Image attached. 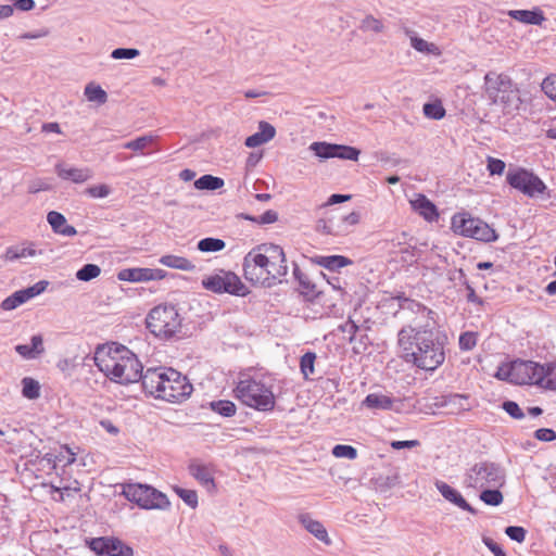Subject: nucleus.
Returning <instances> with one entry per match:
<instances>
[{"instance_id": "nucleus-19", "label": "nucleus", "mask_w": 556, "mask_h": 556, "mask_svg": "<svg viewBox=\"0 0 556 556\" xmlns=\"http://www.w3.org/2000/svg\"><path fill=\"white\" fill-rule=\"evenodd\" d=\"M298 520L305 528V530L313 534L317 540L327 545L331 544L328 532L320 521L313 519L312 516L307 513L300 514L298 516Z\"/></svg>"}, {"instance_id": "nucleus-50", "label": "nucleus", "mask_w": 556, "mask_h": 556, "mask_svg": "<svg viewBox=\"0 0 556 556\" xmlns=\"http://www.w3.org/2000/svg\"><path fill=\"white\" fill-rule=\"evenodd\" d=\"M338 330L342 333H346L349 342L354 343L356 340V333L359 332V326L351 317H349L344 324L338 327Z\"/></svg>"}, {"instance_id": "nucleus-28", "label": "nucleus", "mask_w": 556, "mask_h": 556, "mask_svg": "<svg viewBox=\"0 0 556 556\" xmlns=\"http://www.w3.org/2000/svg\"><path fill=\"white\" fill-rule=\"evenodd\" d=\"M393 399L379 393H370L363 401V405L370 409L388 410L393 406Z\"/></svg>"}, {"instance_id": "nucleus-14", "label": "nucleus", "mask_w": 556, "mask_h": 556, "mask_svg": "<svg viewBox=\"0 0 556 556\" xmlns=\"http://www.w3.org/2000/svg\"><path fill=\"white\" fill-rule=\"evenodd\" d=\"M400 311L407 314V318H410L412 323L416 326H424V324L432 321L435 325V312L428 308L416 300H404V304H400Z\"/></svg>"}, {"instance_id": "nucleus-18", "label": "nucleus", "mask_w": 556, "mask_h": 556, "mask_svg": "<svg viewBox=\"0 0 556 556\" xmlns=\"http://www.w3.org/2000/svg\"><path fill=\"white\" fill-rule=\"evenodd\" d=\"M434 485L446 501L456 505L463 510H466L472 515H477V509H475L470 504H468L467 501L456 489L452 488L446 482L441 480H437Z\"/></svg>"}, {"instance_id": "nucleus-24", "label": "nucleus", "mask_w": 556, "mask_h": 556, "mask_svg": "<svg viewBox=\"0 0 556 556\" xmlns=\"http://www.w3.org/2000/svg\"><path fill=\"white\" fill-rule=\"evenodd\" d=\"M497 103L503 104L504 110L507 113H511L520 109L522 100L520 98V91L514 83L510 85V88L505 90V93L500 94Z\"/></svg>"}, {"instance_id": "nucleus-21", "label": "nucleus", "mask_w": 556, "mask_h": 556, "mask_svg": "<svg viewBox=\"0 0 556 556\" xmlns=\"http://www.w3.org/2000/svg\"><path fill=\"white\" fill-rule=\"evenodd\" d=\"M55 172L60 178L75 184L85 182L92 177L89 168L67 167L62 163L56 164Z\"/></svg>"}, {"instance_id": "nucleus-27", "label": "nucleus", "mask_w": 556, "mask_h": 556, "mask_svg": "<svg viewBox=\"0 0 556 556\" xmlns=\"http://www.w3.org/2000/svg\"><path fill=\"white\" fill-rule=\"evenodd\" d=\"M160 264L175 269L193 271L195 269V265L184 256L166 254L161 256L159 260Z\"/></svg>"}, {"instance_id": "nucleus-15", "label": "nucleus", "mask_w": 556, "mask_h": 556, "mask_svg": "<svg viewBox=\"0 0 556 556\" xmlns=\"http://www.w3.org/2000/svg\"><path fill=\"white\" fill-rule=\"evenodd\" d=\"M293 276L299 283L298 291L306 302H314L324 294V290L309 277L303 273L298 264L293 263Z\"/></svg>"}, {"instance_id": "nucleus-7", "label": "nucleus", "mask_w": 556, "mask_h": 556, "mask_svg": "<svg viewBox=\"0 0 556 556\" xmlns=\"http://www.w3.org/2000/svg\"><path fill=\"white\" fill-rule=\"evenodd\" d=\"M452 230L463 237L472 238L483 242H494L498 235L485 222L473 217L467 212H459L453 215L451 220Z\"/></svg>"}, {"instance_id": "nucleus-58", "label": "nucleus", "mask_w": 556, "mask_h": 556, "mask_svg": "<svg viewBox=\"0 0 556 556\" xmlns=\"http://www.w3.org/2000/svg\"><path fill=\"white\" fill-rule=\"evenodd\" d=\"M85 193L94 199L105 198L111 193V188L104 184L96 185V186L88 187L85 190Z\"/></svg>"}, {"instance_id": "nucleus-13", "label": "nucleus", "mask_w": 556, "mask_h": 556, "mask_svg": "<svg viewBox=\"0 0 556 556\" xmlns=\"http://www.w3.org/2000/svg\"><path fill=\"white\" fill-rule=\"evenodd\" d=\"M513 383L535 384L542 379V365L533 361L516 359L511 362Z\"/></svg>"}, {"instance_id": "nucleus-48", "label": "nucleus", "mask_w": 556, "mask_h": 556, "mask_svg": "<svg viewBox=\"0 0 556 556\" xmlns=\"http://www.w3.org/2000/svg\"><path fill=\"white\" fill-rule=\"evenodd\" d=\"M174 491L189 507L195 508L198 506V494L194 490L175 486Z\"/></svg>"}, {"instance_id": "nucleus-5", "label": "nucleus", "mask_w": 556, "mask_h": 556, "mask_svg": "<svg viewBox=\"0 0 556 556\" xmlns=\"http://www.w3.org/2000/svg\"><path fill=\"white\" fill-rule=\"evenodd\" d=\"M235 392L244 405L254 409L269 412L275 407V395L271 389L260 380H240Z\"/></svg>"}, {"instance_id": "nucleus-59", "label": "nucleus", "mask_w": 556, "mask_h": 556, "mask_svg": "<svg viewBox=\"0 0 556 556\" xmlns=\"http://www.w3.org/2000/svg\"><path fill=\"white\" fill-rule=\"evenodd\" d=\"M526 529L519 526H508L505 529V534L513 541L521 543L526 539Z\"/></svg>"}, {"instance_id": "nucleus-46", "label": "nucleus", "mask_w": 556, "mask_h": 556, "mask_svg": "<svg viewBox=\"0 0 556 556\" xmlns=\"http://www.w3.org/2000/svg\"><path fill=\"white\" fill-rule=\"evenodd\" d=\"M458 275H459L460 282L465 286V288H466V290L468 292L467 293V301L469 303H473V304H478V305H483L484 304V300L479 298L476 294L475 289L472 288V286L467 280L466 274H465V271L462 268L458 269Z\"/></svg>"}, {"instance_id": "nucleus-44", "label": "nucleus", "mask_w": 556, "mask_h": 556, "mask_svg": "<svg viewBox=\"0 0 556 556\" xmlns=\"http://www.w3.org/2000/svg\"><path fill=\"white\" fill-rule=\"evenodd\" d=\"M359 29L363 31H372L379 34L383 31L384 25L380 20L369 14L362 20Z\"/></svg>"}, {"instance_id": "nucleus-36", "label": "nucleus", "mask_w": 556, "mask_h": 556, "mask_svg": "<svg viewBox=\"0 0 556 556\" xmlns=\"http://www.w3.org/2000/svg\"><path fill=\"white\" fill-rule=\"evenodd\" d=\"M208 406L214 413L223 417H232L237 412L235 403L228 400L212 401Z\"/></svg>"}, {"instance_id": "nucleus-8", "label": "nucleus", "mask_w": 556, "mask_h": 556, "mask_svg": "<svg viewBox=\"0 0 556 556\" xmlns=\"http://www.w3.org/2000/svg\"><path fill=\"white\" fill-rule=\"evenodd\" d=\"M504 482V469L489 460L476 463L467 470L465 478L466 485L473 489L497 488L502 486Z\"/></svg>"}, {"instance_id": "nucleus-31", "label": "nucleus", "mask_w": 556, "mask_h": 556, "mask_svg": "<svg viewBox=\"0 0 556 556\" xmlns=\"http://www.w3.org/2000/svg\"><path fill=\"white\" fill-rule=\"evenodd\" d=\"M190 473L207 489L214 488V478L212 471L205 465L192 464L189 466Z\"/></svg>"}, {"instance_id": "nucleus-26", "label": "nucleus", "mask_w": 556, "mask_h": 556, "mask_svg": "<svg viewBox=\"0 0 556 556\" xmlns=\"http://www.w3.org/2000/svg\"><path fill=\"white\" fill-rule=\"evenodd\" d=\"M313 261L317 265L331 271H336L342 267L353 264L351 258L343 255L316 256Z\"/></svg>"}, {"instance_id": "nucleus-56", "label": "nucleus", "mask_w": 556, "mask_h": 556, "mask_svg": "<svg viewBox=\"0 0 556 556\" xmlns=\"http://www.w3.org/2000/svg\"><path fill=\"white\" fill-rule=\"evenodd\" d=\"M48 287V281L40 280L36 282L34 286H30L28 288L22 289V292L24 293V296L26 301L39 295L42 293Z\"/></svg>"}, {"instance_id": "nucleus-23", "label": "nucleus", "mask_w": 556, "mask_h": 556, "mask_svg": "<svg viewBox=\"0 0 556 556\" xmlns=\"http://www.w3.org/2000/svg\"><path fill=\"white\" fill-rule=\"evenodd\" d=\"M410 204L419 215L427 222H434L439 218V212L433 202H431L425 194H418Z\"/></svg>"}, {"instance_id": "nucleus-2", "label": "nucleus", "mask_w": 556, "mask_h": 556, "mask_svg": "<svg viewBox=\"0 0 556 556\" xmlns=\"http://www.w3.org/2000/svg\"><path fill=\"white\" fill-rule=\"evenodd\" d=\"M243 274L252 283L270 288L288 274L283 249L274 243H263L253 248L243 258Z\"/></svg>"}, {"instance_id": "nucleus-43", "label": "nucleus", "mask_w": 556, "mask_h": 556, "mask_svg": "<svg viewBox=\"0 0 556 556\" xmlns=\"http://www.w3.org/2000/svg\"><path fill=\"white\" fill-rule=\"evenodd\" d=\"M101 274V268L97 264H85L76 271V278L80 281H90Z\"/></svg>"}, {"instance_id": "nucleus-17", "label": "nucleus", "mask_w": 556, "mask_h": 556, "mask_svg": "<svg viewBox=\"0 0 556 556\" xmlns=\"http://www.w3.org/2000/svg\"><path fill=\"white\" fill-rule=\"evenodd\" d=\"M165 367L148 368L144 372L142 371L141 381L143 391L156 399V393H161L163 387L166 370Z\"/></svg>"}, {"instance_id": "nucleus-51", "label": "nucleus", "mask_w": 556, "mask_h": 556, "mask_svg": "<svg viewBox=\"0 0 556 556\" xmlns=\"http://www.w3.org/2000/svg\"><path fill=\"white\" fill-rule=\"evenodd\" d=\"M477 333L466 331L459 336L458 344L462 351H471L477 345Z\"/></svg>"}, {"instance_id": "nucleus-11", "label": "nucleus", "mask_w": 556, "mask_h": 556, "mask_svg": "<svg viewBox=\"0 0 556 556\" xmlns=\"http://www.w3.org/2000/svg\"><path fill=\"white\" fill-rule=\"evenodd\" d=\"M506 180L510 187L519 190L530 198H538L545 193L548 198L551 197L547 186L543 180L532 172L525 168H518L514 172H509L506 176Z\"/></svg>"}, {"instance_id": "nucleus-53", "label": "nucleus", "mask_w": 556, "mask_h": 556, "mask_svg": "<svg viewBox=\"0 0 556 556\" xmlns=\"http://www.w3.org/2000/svg\"><path fill=\"white\" fill-rule=\"evenodd\" d=\"M139 54L140 51L136 48H116L111 52V58L114 60H131Z\"/></svg>"}, {"instance_id": "nucleus-45", "label": "nucleus", "mask_w": 556, "mask_h": 556, "mask_svg": "<svg viewBox=\"0 0 556 556\" xmlns=\"http://www.w3.org/2000/svg\"><path fill=\"white\" fill-rule=\"evenodd\" d=\"M424 114L432 119H441L445 115V109L441 102H428L424 104Z\"/></svg>"}, {"instance_id": "nucleus-10", "label": "nucleus", "mask_w": 556, "mask_h": 556, "mask_svg": "<svg viewBox=\"0 0 556 556\" xmlns=\"http://www.w3.org/2000/svg\"><path fill=\"white\" fill-rule=\"evenodd\" d=\"M202 287L214 293H229L237 296H244L248 293L245 285L232 271L219 269L202 279Z\"/></svg>"}, {"instance_id": "nucleus-39", "label": "nucleus", "mask_w": 556, "mask_h": 556, "mask_svg": "<svg viewBox=\"0 0 556 556\" xmlns=\"http://www.w3.org/2000/svg\"><path fill=\"white\" fill-rule=\"evenodd\" d=\"M225 247H226V242L224 240L218 239V238H213V237H207V238L201 239L198 242V249L201 252H205V253L218 252V251L224 250Z\"/></svg>"}, {"instance_id": "nucleus-61", "label": "nucleus", "mask_w": 556, "mask_h": 556, "mask_svg": "<svg viewBox=\"0 0 556 556\" xmlns=\"http://www.w3.org/2000/svg\"><path fill=\"white\" fill-rule=\"evenodd\" d=\"M368 336L366 333L358 334L356 333V340L353 344V352L355 354H363L367 350L368 345Z\"/></svg>"}, {"instance_id": "nucleus-12", "label": "nucleus", "mask_w": 556, "mask_h": 556, "mask_svg": "<svg viewBox=\"0 0 556 556\" xmlns=\"http://www.w3.org/2000/svg\"><path fill=\"white\" fill-rule=\"evenodd\" d=\"M86 543L99 556H134L132 547L117 538H92Z\"/></svg>"}, {"instance_id": "nucleus-32", "label": "nucleus", "mask_w": 556, "mask_h": 556, "mask_svg": "<svg viewBox=\"0 0 556 556\" xmlns=\"http://www.w3.org/2000/svg\"><path fill=\"white\" fill-rule=\"evenodd\" d=\"M148 268H125L117 274V278L122 281L141 282L149 281Z\"/></svg>"}, {"instance_id": "nucleus-20", "label": "nucleus", "mask_w": 556, "mask_h": 556, "mask_svg": "<svg viewBox=\"0 0 556 556\" xmlns=\"http://www.w3.org/2000/svg\"><path fill=\"white\" fill-rule=\"evenodd\" d=\"M275 136H276L275 127L271 124H269L265 121H262L258 123V131L249 136L245 139L244 144L248 148H256L264 143H267L268 141L274 139Z\"/></svg>"}, {"instance_id": "nucleus-4", "label": "nucleus", "mask_w": 556, "mask_h": 556, "mask_svg": "<svg viewBox=\"0 0 556 556\" xmlns=\"http://www.w3.org/2000/svg\"><path fill=\"white\" fill-rule=\"evenodd\" d=\"M181 321L182 318L175 305L160 304L148 313L146 327L155 338L169 340L180 331Z\"/></svg>"}, {"instance_id": "nucleus-42", "label": "nucleus", "mask_w": 556, "mask_h": 556, "mask_svg": "<svg viewBox=\"0 0 556 556\" xmlns=\"http://www.w3.org/2000/svg\"><path fill=\"white\" fill-rule=\"evenodd\" d=\"M480 500L490 506H498L503 503V494L497 489H484L479 495Z\"/></svg>"}, {"instance_id": "nucleus-16", "label": "nucleus", "mask_w": 556, "mask_h": 556, "mask_svg": "<svg viewBox=\"0 0 556 556\" xmlns=\"http://www.w3.org/2000/svg\"><path fill=\"white\" fill-rule=\"evenodd\" d=\"M511 84L510 77L504 74L490 72L484 76L485 92L495 104L498 102L500 94L505 93V90L510 88Z\"/></svg>"}, {"instance_id": "nucleus-62", "label": "nucleus", "mask_w": 556, "mask_h": 556, "mask_svg": "<svg viewBox=\"0 0 556 556\" xmlns=\"http://www.w3.org/2000/svg\"><path fill=\"white\" fill-rule=\"evenodd\" d=\"M410 45L415 50H417L419 52H431L432 51L431 47H433L432 43H429L426 40H424L422 38H419L417 36L410 37Z\"/></svg>"}, {"instance_id": "nucleus-47", "label": "nucleus", "mask_w": 556, "mask_h": 556, "mask_svg": "<svg viewBox=\"0 0 556 556\" xmlns=\"http://www.w3.org/2000/svg\"><path fill=\"white\" fill-rule=\"evenodd\" d=\"M316 359V354L314 352H306L300 359V368L304 378H308V376L314 374V364Z\"/></svg>"}, {"instance_id": "nucleus-1", "label": "nucleus", "mask_w": 556, "mask_h": 556, "mask_svg": "<svg viewBox=\"0 0 556 556\" xmlns=\"http://www.w3.org/2000/svg\"><path fill=\"white\" fill-rule=\"evenodd\" d=\"M447 343L446 333L430 323L419 327L404 326L397 333L402 358L428 371L435 370L444 363Z\"/></svg>"}, {"instance_id": "nucleus-38", "label": "nucleus", "mask_w": 556, "mask_h": 556, "mask_svg": "<svg viewBox=\"0 0 556 556\" xmlns=\"http://www.w3.org/2000/svg\"><path fill=\"white\" fill-rule=\"evenodd\" d=\"M316 230L320 233L330 235V236H341L346 232L344 229H341L340 225H334L333 219H331V218L318 219L316 223Z\"/></svg>"}, {"instance_id": "nucleus-25", "label": "nucleus", "mask_w": 556, "mask_h": 556, "mask_svg": "<svg viewBox=\"0 0 556 556\" xmlns=\"http://www.w3.org/2000/svg\"><path fill=\"white\" fill-rule=\"evenodd\" d=\"M508 15L518 22L529 25H541L545 21L543 11L539 8L533 10H510Z\"/></svg>"}, {"instance_id": "nucleus-54", "label": "nucleus", "mask_w": 556, "mask_h": 556, "mask_svg": "<svg viewBox=\"0 0 556 556\" xmlns=\"http://www.w3.org/2000/svg\"><path fill=\"white\" fill-rule=\"evenodd\" d=\"M153 141L152 136H141L125 143L124 148L132 151H142Z\"/></svg>"}, {"instance_id": "nucleus-3", "label": "nucleus", "mask_w": 556, "mask_h": 556, "mask_svg": "<svg viewBox=\"0 0 556 556\" xmlns=\"http://www.w3.org/2000/svg\"><path fill=\"white\" fill-rule=\"evenodd\" d=\"M94 363L105 377L116 383H135L142 378L141 362L132 351L122 344L98 346L94 352Z\"/></svg>"}, {"instance_id": "nucleus-22", "label": "nucleus", "mask_w": 556, "mask_h": 556, "mask_svg": "<svg viewBox=\"0 0 556 556\" xmlns=\"http://www.w3.org/2000/svg\"><path fill=\"white\" fill-rule=\"evenodd\" d=\"M466 401L467 396L457 393H451L435 397L434 405L439 408H446L448 414H457L458 412L466 409Z\"/></svg>"}, {"instance_id": "nucleus-49", "label": "nucleus", "mask_w": 556, "mask_h": 556, "mask_svg": "<svg viewBox=\"0 0 556 556\" xmlns=\"http://www.w3.org/2000/svg\"><path fill=\"white\" fill-rule=\"evenodd\" d=\"M332 455L338 458L355 459L357 457V450L352 445L337 444L332 448Z\"/></svg>"}, {"instance_id": "nucleus-55", "label": "nucleus", "mask_w": 556, "mask_h": 556, "mask_svg": "<svg viewBox=\"0 0 556 556\" xmlns=\"http://www.w3.org/2000/svg\"><path fill=\"white\" fill-rule=\"evenodd\" d=\"M47 220L50 224L52 230L56 233L66 224L65 216L56 211L49 212L47 215Z\"/></svg>"}, {"instance_id": "nucleus-30", "label": "nucleus", "mask_w": 556, "mask_h": 556, "mask_svg": "<svg viewBox=\"0 0 556 556\" xmlns=\"http://www.w3.org/2000/svg\"><path fill=\"white\" fill-rule=\"evenodd\" d=\"M542 379L536 386L547 390H556V363L542 365V374H539Z\"/></svg>"}, {"instance_id": "nucleus-52", "label": "nucleus", "mask_w": 556, "mask_h": 556, "mask_svg": "<svg viewBox=\"0 0 556 556\" xmlns=\"http://www.w3.org/2000/svg\"><path fill=\"white\" fill-rule=\"evenodd\" d=\"M542 91L556 102V74L548 75L541 84Z\"/></svg>"}, {"instance_id": "nucleus-29", "label": "nucleus", "mask_w": 556, "mask_h": 556, "mask_svg": "<svg viewBox=\"0 0 556 556\" xmlns=\"http://www.w3.org/2000/svg\"><path fill=\"white\" fill-rule=\"evenodd\" d=\"M37 254V251L33 248V244H18L9 247L5 250V261H17L26 257H33Z\"/></svg>"}, {"instance_id": "nucleus-64", "label": "nucleus", "mask_w": 556, "mask_h": 556, "mask_svg": "<svg viewBox=\"0 0 556 556\" xmlns=\"http://www.w3.org/2000/svg\"><path fill=\"white\" fill-rule=\"evenodd\" d=\"M495 377L500 380L509 381L513 383V367L511 363L505 366L498 367Z\"/></svg>"}, {"instance_id": "nucleus-41", "label": "nucleus", "mask_w": 556, "mask_h": 556, "mask_svg": "<svg viewBox=\"0 0 556 556\" xmlns=\"http://www.w3.org/2000/svg\"><path fill=\"white\" fill-rule=\"evenodd\" d=\"M359 154L361 151L354 147L334 143V157L357 161Z\"/></svg>"}, {"instance_id": "nucleus-40", "label": "nucleus", "mask_w": 556, "mask_h": 556, "mask_svg": "<svg viewBox=\"0 0 556 556\" xmlns=\"http://www.w3.org/2000/svg\"><path fill=\"white\" fill-rule=\"evenodd\" d=\"M22 394L28 400L38 399L40 395V386L38 381L33 378L25 377L22 380Z\"/></svg>"}, {"instance_id": "nucleus-37", "label": "nucleus", "mask_w": 556, "mask_h": 556, "mask_svg": "<svg viewBox=\"0 0 556 556\" xmlns=\"http://www.w3.org/2000/svg\"><path fill=\"white\" fill-rule=\"evenodd\" d=\"M85 96L88 101L97 102L99 104H103L108 101V93L105 90L93 83H90L85 87Z\"/></svg>"}, {"instance_id": "nucleus-57", "label": "nucleus", "mask_w": 556, "mask_h": 556, "mask_svg": "<svg viewBox=\"0 0 556 556\" xmlns=\"http://www.w3.org/2000/svg\"><path fill=\"white\" fill-rule=\"evenodd\" d=\"M502 408L514 419H522L525 417L522 409L514 401L503 402Z\"/></svg>"}, {"instance_id": "nucleus-34", "label": "nucleus", "mask_w": 556, "mask_h": 556, "mask_svg": "<svg viewBox=\"0 0 556 556\" xmlns=\"http://www.w3.org/2000/svg\"><path fill=\"white\" fill-rule=\"evenodd\" d=\"M224 186V180L219 177L206 174L201 176L194 181V187L198 190H210L214 191Z\"/></svg>"}, {"instance_id": "nucleus-6", "label": "nucleus", "mask_w": 556, "mask_h": 556, "mask_svg": "<svg viewBox=\"0 0 556 556\" xmlns=\"http://www.w3.org/2000/svg\"><path fill=\"white\" fill-rule=\"evenodd\" d=\"M122 495L129 502L137 504L142 509L165 510L170 506L166 494L149 484L125 483L123 484Z\"/></svg>"}, {"instance_id": "nucleus-35", "label": "nucleus", "mask_w": 556, "mask_h": 556, "mask_svg": "<svg viewBox=\"0 0 556 556\" xmlns=\"http://www.w3.org/2000/svg\"><path fill=\"white\" fill-rule=\"evenodd\" d=\"M308 149L319 159L328 160L334 157V143L316 141L311 143Z\"/></svg>"}, {"instance_id": "nucleus-33", "label": "nucleus", "mask_w": 556, "mask_h": 556, "mask_svg": "<svg viewBox=\"0 0 556 556\" xmlns=\"http://www.w3.org/2000/svg\"><path fill=\"white\" fill-rule=\"evenodd\" d=\"M46 458L54 464H63L64 467L71 466L76 460V454L67 446L63 445L56 454H47Z\"/></svg>"}, {"instance_id": "nucleus-63", "label": "nucleus", "mask_w": 556, "mask_h": 556, "mask_svg": "<svg viewBox=\"0 0 556 556\" xmlns=\"http://www.w3.org/2000/svg\"><path fill=\"white\" fill-rule=\"evenodd\" d=\"M534 438L539 441L551 442L556 439V432L549 428H540L534 432Z\"/></svg>"}, {"instance_id": "nucleus-9", "label": "nucleus", "mask_w": 556, "mask_h": 556, "mask_svg": "<svg viewBox=\"0 0 556 556\" xmlns=\"http://www.w3.org/2000/svg\"><path fill=\"white\" fill-rule=\"evenodd\" d=\"M165 372L164 383L161 393H156V399L172 403H180L187 400L193 391V387L187 377L173 368H168Z\"/></svg>"}, {"instance_id": "nucleus-60", "label": "nucleus", "mask_w": 556, "mask_h": 556, "mask_svg": "<svg viewBox=\"0 0 556 556\" xmlns=\"http://www.w3.org/2000/svg\"><path fill=\"white\" fill-rule=\"evenodd\" d=\"M505 162L500 160V159H495V157H488V170L490 173V175H502L504 169H505Z\"/></svg>"}]
</instances>
